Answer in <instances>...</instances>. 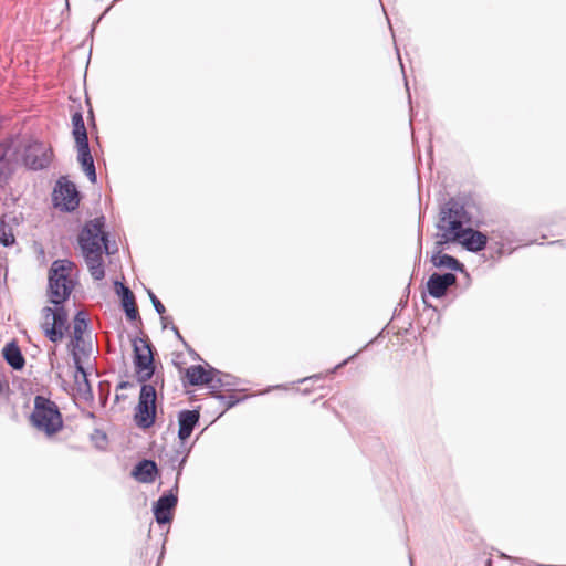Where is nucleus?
I'll list each match as a JSON object with an SVG mask.
<instances>
[{
	"label": "nucleus",
	"mask_w": 566,
	"mask_h": 566,
	"mask_svg": "<svg viewBox=\"0 0 566 566\" xmlns=\"http://www.w3.org/2000/svg\"><path fill=\"white\" fill-rule=\"evenodd\" d=\"M232 381H223L222 373L220 371V375L216 376L214 381L211 385H208L211 389L217 390L221 387L226 386H232Z\"/></svg>",
	"instance_id": "nucleus-26"
},
{
	"label": "nucleus",
	"mask_w": 566,
	"mask_h": 566,
	"mask_svg": "<svg viewBox=\"0 0 566 566\" xmlns=\"http://www.w3.org/2000/svg\"><path fill=\"white\" fill-rule=\"evenodd\" d=\"M53 200L62 210L72 211L77 208L80 199L75 185L61 177L54 188Z\"/></svg>",
	"instance_id": "nucleus-7"
},
{
	"label": "nucleus",
	"mask_w": 566,
	"mask_h": 566,
	"mask_svg": "<svg viewBox=\"0 0 566 566\" xmlns=\"http://www.w3.org/2000/svg\"><path fill=\"white\" fill-rule=\"evenodd\" d=\"M163 323H164V327L166 328V327H167V324H169V321H167V319H166V321H165V322H163Z\"/></svg>",
	"instance_id": "nucleus-33"
},
{
	"label": "nucleus",
	"mask_w": 566,
	"mask_h": 566,
	"mask_svg": "<svg viewBox=\"0 0 566 566\" xmlns=\"http://www.w3.org/2000/svg\"><path fill=\"white\" fill-rule=\"evenodd\" d=\"M75 385H76L77 394L84 400L93 399L92 387H91V384L88 381L87 374H86V371H85L83 366H82V370H76Z\"/></svg>",
	"instance_id": "nucleus-19"
},
{
	"label": "nucleus",
	"mask_w": 566,
	"mask_h": 566,
	"mask_svg": "<svg viewBox=\"0 0 566 566\" xmlns=\"http://www.w3.org/2000/svg\"><path fill=\"white\" fill-rule=\"evenodd\" d=\"M172 329L175 331V333H176V335H177L178 337H181V336H180V334H179V331H178L175 326L172 327Z\"/></svg>",
	"instance_id": "nucleus-32"
},
{
	"label": "nucleus",
	"mask_w": 566,
	"mask_h": 566,
	"mask_svg": "<svg viewBox=\"0 0 566 566\" xmlns=\"http://www.w3.org/2000/svg\"><path fill=\"white\" fill-rule=\"evenodd\" d=\"M353 357H354V356H352V358H353ZM349 359H350V357H349L348 359H345V360H344L342 364H339L337 367H342V366L346 365V364H347V361H348Z\"/></svg>",
	"instance_id": "nucleus-31"
},
{
	"label": "nucleus",
	"mask_w": 566,
	"mask_h": 566,
	"mask_svg": "<svg viewBox=\"0 0 566 566\" xmlns=\"http://www.w3.org/2000/svg\"><path fill=\"white\" fill-rule=\"evenodd\" d=\"M134 346V364L140 381H147L154 375V356L151 345L144 338H136Z\"/></svg>",
	"instance_id": "nucleus-6"
},
{
	"label": "nucleus",
	"mask_w": 566,
	"mask_h": 566,
	"mask_svg": "<svg viewBox=\"0 0 566 566\" xmlns=\"http://www.w3.org/2000/svg\"><path fill=\"white\" fill-rule=\"evenodd\" d=\"M222 378H223V381H231V376L230 375L222 374Z\"/></svg>",
	"instance_id": "nucleus-30"
},
{
	"label": "nucleus",
	"mask_w": 566,
	"mask_h": 566,
	"mask_svg": "<svg viewBox=\"0 0 566 566\" xmlns=\"http://www.w3.org/2000/svg\"><path fill=\"white\" fill-rule=\"evenodd\" d=\"M124 311L126 313L127 318L130 321H135L138 317V311L135 303L127 307H124Z\"/></svg>",
	"instance_id": "nucleus-27"
},
{
	"label": "nucleus",
	"mask_w": 566,
	"mask_h": 566,
	"mask_svg": "<svg viewBox=\"0 0 566 566\" xmlns=\"http://www.w3.org/2000/svg\"><path fill=\"white\" fill-rule=\"evenodd\" d=\"M200 419V413L198 410H181L178 413V423H179V430H178V438L181 441L187 440L195 427L198 424Z\"/></svg>",
	"instance_id": "nucleus-13"
},
{
	"label": "nucleus",
	"mask_w": 566,
	"mask_h": 566,
	"mask_svg": "<svg viewBox=\"0 0 566 566\" xmlns=\"http://www.w3.org/2000/svg\"><path fill=\"white\" fill-rule=\"evenodd\" d=\"M157 471V465L154 461L143 460L135 467L133 475L142 483H151Z\"/></svg>",
	"instance_id": "nucleus-16"
},
{
	"label": "nucleus",
	"mask_w": 566,
	"mask_h": 566,
	"mask_svg": "<svg viewBox=\"0 0 566 566\" xmlns=\"http://www.w3.org/2000/svg\"><path fill=\"white\" fill-rule=\"evenodd\" d=\"M49 363L51 366V369L55 368V359H56V348L52 347L48 353Z\"/></svg>",
	"instance_id": "nucleus-28"
},
{
	"label": "nucleus",
	"mask_w": 566,
	"mask_h": 566,
	"mask_svg": "<svg viewBox=\"0 0 566 566\" xmlns=\"http://www.w3.org/2000/svg\"><path fill=\"white\" fill-rule=\"evenodd\" d=\"M30 420L34 428L48 437L55 434L63 427V419L57 405L41 395L34 398V407Z\"/></svg>",
	"instance_id": "nucleus-3"
},
{
	"label": "nucleus",
	"mask_w": 566,
	"mask_h": 566,
	"mask_svg": "<svg viewBox=\"0 0 566 566\" xmlns=\"http://www.w3.org/2000/svg\"><path fill=\"white\" fill-rule=\"evenodd\" d=\"M461 244L470 252H479L482 251L488 243V237L480 231L473 230L471 228L462 229L460 234Z\"/></svg>",
	"instance_id": "nucleus-12"
},
{
	"label": "nucleus",
	"mask_w": 566,
	"mask_h": 566,
	"mask_svg": "<svg viewBox=\"0 0 566 566\" xmlns=\"http://www.w3.org/2000/svg\"><path fill=\"white\" fill-rule=\"evenodd\" d=\"M2 356L7 364L14 370H21L25 365V359L15 340L8 343L2 349Z\"/></svg>",
	"instance_id": "nucleus-15"
},
{
	"label": "nucleus",
	"mask_w": 566,
	"mask_h": 566,
	"mask_svg": "<svg viewBox=\"0 0 566 566\" xmlns=\"http://www.w3.org/2000/svg\"><path fill=\"white\" fill-rule=\"evenodd\" d=\"M104 226L105 218L97 217L85 224L78 238L90 273L96 281L105 276L102 253L104 250L109 253Z\"/></svg>",
	"instance_id": "nucleus-2"
},
{
	"label": "nucleus",
	"mask_w": 566,
	"mask_h": 566,
	"mask_svg": "<svg viewBox=\"0 0 566 566\" xmlns=\"http://www.w3.org/2000/svg\"><path fill=\"white\" fill-rule=\"evenodd\" d=\"M77 148V160L82 165V168L88 179L92 182L96 181V170L94 166V159L90 150L88 142L76 144Z\"/></svg>",
	"instance_id": "nucleus-14"
},
{
	"label": "nucleus",
	"mask_w": 566,
	"mask_h": 566,
	"mask_svg": "<svg viewBox=\"0 0 566 566\" xmlns=\"http://www.w3.org/2000/svg\"><path fill=\"white\" fill-rule=\"evenodd\" d=\"M69 346L71 347V354L76 370H82L81 356H86L88 354L86 350L85 339L83 338V342H78L76 344L75 337H72Z\"/></svg>",
	"instance_id": "nucleus-21"
},
{
	"label": "nucleus",
	"mask_w": 566,
	"mask_h": 566,
	"mask_svg": "<svg viewBox=\"0 0 566 566\" xmlns=\"http://www.w3.org/2000/svg\"><path fill=\"white\" fill-rule=\"evenodd\" d=\"M156 390L154 386L144 384L140 388L139 400L135 411V422L139 428L148 429L155 422Z\"/></svg>",
	"instance_id": "nucleus-5"
},
{
	"label": "nucleus",
	"mask_w": 566,
	"mask_h": 566,
	"mask_svg": "<svg viewBox=\"0 0 566 566\" xmlns=\"http://www.w3.org/2000/svg\"><path fill=\"white\" fill-rule=\"evenodd\" d=\"M128 386H129V382H127V381H122V382L117 386V388H118V389H124V388H127Z\"/></svg>",
	"instance_id": "nucleus-29"
},
{
	"label": "nucleus",
	"mask_w": 566,
	"mask_h": 566,
	"mask_svg": "<svg viewBox=\"0 0 566 566\" xmlns=\"http://www.w3.org/2000/svg\"><path fill=\"white\" fill-rule=\"evenodd\" d=\"M465 211L462 206L457 202H448L441 209V217L438 228L442 231L446 241H455L460 239L462 232Z\"/></svg>",
	"instance_id": "nucleus-4"
},
{
	"label": "nucleus",
	"mask_w": 566,
	"mask_h": 566,
	"mask_svg": "<svg viewBox=\"0 0 566 566\" xmlns=\"http://www.w3.org/2000/svg\"><path fill=\"white\" fill-rule=\"evenodd\" d=\"M220 375V370L209 367L206 369L201 365H195L187 369L186 376L190 385H211L216 376Z\"/></svg>",
	"instance_id": "nucleus-11"
},
{
	"label": "nucleus",
	"mask_w": 566,
	"mask_h": 566,
	"mask_svg": "<svg viewBox=\"0 0 566 566\" xmlns=\"http://www.w3.org/2000/svg\"><path fill=\"white\" fill-rule=\"evenodd\" d=\"M10 150V142L0 143V188L3 187L11 174V159L9 156Z\"/></svg>",
	"instance_id": "nucleus-17"
},
{
	"label": "nucleus",
	"mask_w": 566,
	"mask_h": 566,
	"mask_svg": "<svg viewBox=\"0 0 566 566\" xmlns=\"http://www.w3.org/2000/svg\"><path fill=\"white\" fill-rule=\"evenodd\" d=\"M148 295H149V298H150V301H151L156 312L159 315H163L165 313V311H166L165 306L163 305V303L157 298V296L150 290H148ZM166 319H168V317L161 316V321L163 322H165Z\"/></svg>",
	"instance_id": "nucleus-25"
},
{
	"label": "nucleus",
	"mask_w": 566,
	"mask_h": 566,
	"mask_svg": "<svg viewBox=\"0 0 566 566\" xmlns=\"http://www.w3.org/2000/svg\"><path fill=\"white\" fill-rule=\"evenodd\" d=\"M457 276L453 273H433L427 282V290L432 297L440 298L446 295L448 289L454 285Z\"/></svg>",
	"instance_id": "nucleus-10"
},
{
	"label": "nucleus",
	"mask_w": 566,
	"mask_h": 566,
	"mask_svg": "<svg viewBox=\"0 0 566 566\" xmlns=\"http://www.w3.org/2000/svg\"><path fill=\"white\" fill-rule=\"evenodd\" d=\"M178 499L172 492L161 495L154 504V515L158 524H168L172 520V512Z\"/></svg>",
	"instance_id": "nucleus-9"
},
{
	"label": "nucleus",
	"mask_w": 566,
	"mask_h": 566,
	"mask_svg": "<svg viewBox=\"0 0 566 566\" xmlns=\"http://www.w3.org/2000/svg\"><path fill=\"white\" fill-rule=\"evenodd\" d=\"M431 262L436 268L449 269L453 271H464V265L455 258L438 251L431 256Z\"/></svg>",
	"instance_id": "nucleus-18"
},
{
	"label": "nucleus",
	"mask_w": 566,
	"mask_h": 566,
	"mask_svg": "<svg viewBox=\"0 0 566 566\" xmlns=\"http://www.w3.org/2000/svg\"><path fill=\"white\" fill-rule=\"evenodd\" d=\"M53 158V151L50 146L44 143L34 142L25 149L24 163L32 170H41L46 168Z\"/></svg>",
	"instance_id": "nucleus-8"
},
{
	"label": "nucleus",
	"mask_w": 566,
	"mask_h": 566,
	"mask_svg": "<svg viewBox=\"0 0 566 566\" xmlns=\"http://www.w3.org/2000/svg\"><path fill=\"white\" fill-rule=\"evenodd\" d=\"M72 135L76 144L88 142L86 127L81 112H75L72 115Z\"/></svg>",
	"instance_id": "nucleus-20"
},
{
	"label": "nucleus",
	"mask_w": 566,
	"mask_h": 566,
	"mask_svg": "<svg viewBox=\"0 0 566 566\" xmlns=\"http://www.w3.org/2000/svg\"><path fill=\"white\" fill-rule=\"evenodd\" d=\"M74 264L69 260H56L49 272V297L55 305L54 308L45 306L41 311V329L44 336L52 343H59L67 329V313L63 303L70 297L74 281L71 272Z\"/></svg>",
	"instance_id": "nucleus-1"
},
{
	"label": "nucleus",
	"mask_w": 566,
	"mask_h": 566,
	"mask_svg": "<svg viewBox=\"0 0 566 566\" xmlns=\"http://www.w3.org/2000/svg\"><path fill=\"white\" fill-rule=\"evenodd\" d=\"M117 293L122 296L123 307H127L135 303V296H134L133 292L124 284H119V289L117 290Z\"/></svg>",
	"instance_id": "nucleus-24"
},
{
	"label": "nucleus",
	"mask_w": 566,
	"mask_h": 566,
	"mask_svg": "<svg viewBox=\"0 0 566 566\" xmlns=\"http://www.w3.org/2000/svg\"><path fill=\"white\" fill-rule=\"evenodd\" d=\"M88 324L83 312H78L73 323V337H75L76 344L83 342L84 334L87 331Z\"/></svg>",
	"instance_id": "nucleus-22"
},
{
	"label": "nucleus",
	"mask_w": 566,
	"mask_h": 566,
	"mask_svg": "<svg viewBox=\"0 0 566 566\" xmlns=\"http://www.w3.org/2000/svg\"><path fill=\"white\" fill-rule=\"evenodd\" d=\"M15 239L12 229L3 220H0V243L4 247L12 245Z\"/></svg>",
	"instance_id": "nucleus-23"
}]
</instances>
